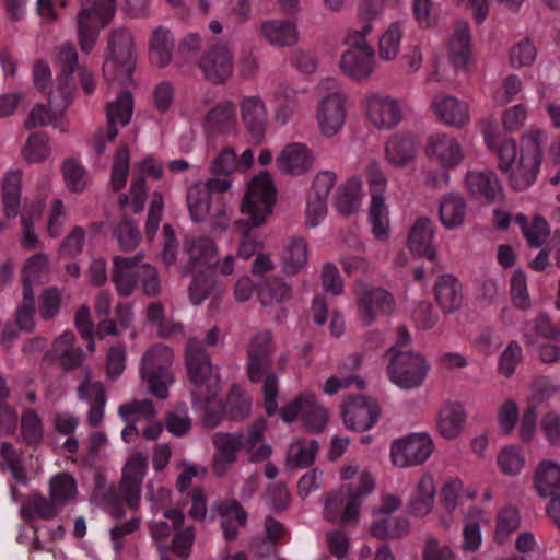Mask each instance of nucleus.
Returning a JSON list of instances; mask_svg holds the SVG:
<instances>
[{
  "label": "nucleus",
  "instance_id": "nucleus-1",
  "mask_svg": "<svg viewBox=\"0 0 560 560\" xmlns=\"http://www.w3.org/2000/svg\"><path fill=\"white\" fill-rule=\"evenodd\" d=\"M275 194L273 183L266 172H261L249 182L241 203V212L246 219H240L234 223V229L240 235H246L252 229L266 222L272 212Z\"/></svg>",
  "mask_w": 560,
  "mask_h": 560
},
{
  "label": "nucleus",
  "instance_id": "nucleus-2",
  "mask_svg": "<svg viewBox=\"0 0 560 560\" xmlns=\"http://www.w3.org/2000/svg\"><path fill=\"white\" fill-rule=\"evenodd\" d=\"M374 490V480L369 472H362L359 485H342L336 492L329 493L325 501L324 518L331 523H355L364 497Z\"/></svg>",
  "mask_w": 560,
  "mask_h": 560
},
{
  "label": "nucleus",
  "instance_id": "nucleus-3",
  "mask_svg": "<svg viewBox=\"0 0 560 560\" xmlns=\"http://www.w3.org/2000/svg\"><path fill=\"white\" fill-rule=\"evenodd\" d=\"M173 361V350L163 343L147 349L140 360L141 380L147 384L150 394L163 400L168 397V387L174 382L171 370Z\"/></svg>",
  "mask_w": 560,
  "mask_h": 560
},
{
  "label": "nucleus",
  "instance_id": "nucleus-4",
  "mask_svg": "<svg viewBox=\"0 0 560 560\" xmlns=\"http://www.w3.org/2000/svg\"><path fill=\"white\" fill-rule=\"evenodd\" d=\"M185 363L189 381L198 388L206 386L207 394L203 396L191 392L194 404L203 399L209 402L214 397L219 385V373L211 362L210 354L197 338H189L185 347Z\"/></svg>",
  "mask_w": 560,
  "mask_h": 560
},
{
  "label": "nucleus",
  "instance_id": "nucleus-5",
  "mask_svg": "<svg viewBox=\"0 0 560 560\" xmlns=\"http://www.w3.org/2000/svg\"><path fill=\"white\" fill-rule=\"evenodd\" d=\"M388 352L393 353L387 366L389 380L405 390L420 387L430 369L424 357L415 351H396L395 347Z\"/></svg>",
  "mask_w": 560,
  "mask_h": 560
},
{
  "label": "nucleus",
  "instance_id": "nucleus-6",
  "mask_svg": "<svg viewBox=\"0 0 560 560\" xmlns=\"http://www.w3.org/2000/svg\"><path fill=\"white\" fill-rule=\"evenodd\" d=\"M320 88L332 90V92L319 101L316 109V119L320 132L325 137H332L345 125L348 113V97L339 89V83L334 78L323 80Z\"/></svg>",
  "mask_w": 560,
  "mask_h": 560
},
{
  "label": "nucleus",
  "instance_id": "nucleus-7",
  "mask_svg": "<svg viewBox=\"0 0 560 560\" xmlns=\"http://www.w3.org/2000/svg\"><path fill=\"white\" fill-rule=\"evenodd\" d=\"M135 67L136 54L132 37H110L103 63L105 79L120 84H130L133 81Z\"/></svg>",
  "mask_w": 560,
  "mask_h": 560
},
{
  "label": "nucleus",
  "instance_id": "nucleus-8",
  "mask_svg": "<svg viewBox=\"0 0 560 560\" xmlns=\"http://www.w3.org/2000/svg\"><path fill=\"white\" fill-rule=\"evenodd\" d=\"M345 45L339 61L341 72L353 81H366L375 70L374 47L365 37H346Z\"/></svg>",
  "mask_w": 560,
  "mask_h": 560
},
{
  "label": "nucleus",
  "instance_id": "nucleus-9",
  "mask_svg": "<svg viewBox=\"0 0 560 560\" xmlns=\"http://www.w3.org/2000/svg\"><path fill=\"white\" fill-rule=\"evenodd\" d=\"M59 74L56 79V86L48 94V104L57 112L65 110L73 97L74 84L72 73L78 67V54L71 43L60 46L57 57Z\"/></svg>",
  "mask_w": 560,
  "mask_h": 560
},
{
  "label": "nucleus",
  "instance_id": "nucleus-10",
  "mask_svg": "<svg viewBox=\"0 0 560 560\" xmlns=\"http://www.w3.org/2000/svg\"><path fill=\"white\" fill-rule=\"evenodd\" d=\"M280 416L287 423L301 417L307 431L318 433L328 422V410L317 401L312 393H303L296 396L289 405L280 409Z\"/></svg>",
  "mask_w": 560,
  "mask_h": 560
},
{
  "label": "nucleus",
  "instance_id": "nucleus-11",
  "mask_svg": "<svg viewBox=\"0 0 560 560\" xmlns=\"http://www.w3.org/2000/svg\"><path fill=\"white\" fill-rule=\"evenodd\" d=\"M358 315L370 326L378 317L390 315L395 310V299L387 290L359 282L355 290Z\"/></svg>",
  "mask_w": 560,
  "mask_h": 560
},
{
  "label": "nucleus",
  "instance_id": "nucleus-12",
  "mask_svg": "<svg viewBox=\"0 0 560 560\" xmlns=\"http://www.w3.org/2000/svg\"><path fill=\"white\" fill-rule=\"evenodd\" d=\"M434 450V443L427 433H412L392 444L390 456L396 467L406 468L424 463Z\"/></svg>",
  "mask_w": 560,
  "mask_h": 560
},
{
  "label": "nucleus",
  "instance_id": "nucleus-13",
  "mask_svg": "<svg viewBox=\"0 0 560 560\" xmlns=\"http://www.w3.org/2000/svg\"><path fill=\"white\" fill-rule=\"evenodd\" d=\"M77 15L79 35H96L109 25L115 16L116 0H79Z\"/></svg>",
  "mask_w": 560,
  "mask_h": 560
},
{
  "label": "nucleus",
  "instance_id": "nucleus-14",
  "mask_svg": "<svg viewBox=\"0 0 560 560\" xmlns=\"http://www.w3.org/2000/svg\"><path fill=\"white\" fill-rule=\"evenodd\" d=\"M198 67L208 82L215 85L224 84L233 74V55L225 45H213L203 52Z\"/></svg>",
  "mask_w": 560,
  "mask_h": 560
},
{
  "label": "nucleus",
  "instance_id": "nucleus-15",
  "mask_svg": "<svg viewBox=\"0 0 560 560\" xmlns=\"http://www.w3.org/2000/svg\"><path fill=\"white\" fill-rule=\"evenodd\" d=\"M378 404L365 396L349 397L342 407V420L349 430L368 431L380 418Z\"/></svg>",
  "mask_w": 560,
  "mask_h": 560
},
{
  "label": "nucleus",
  "instance_id": "nucleus-16",
  "mask_svg": "<svg viewBox=\"0 0 560 560\" xmlns=\"http://www.w3.org/2000/svg\"><path fill=\"white\" fill-rule=\"evenodd\" d=\"M365 115L378 129H392L401 120V109L396 100L388 95L374 93L364 100Z\"/></svg>",
  "mask_w": 560,
  "mask_h": 560
},
{
  "label": "nucleus",
  "instance_id": "nucleus-17",
  "mask_svg": "<svg viewBox=\"0 0 560 560\" xmlns=\"http://www.w3.org/2000/svg\"><path fill=\"white\" fill-rule=\"evenodd\" d=\"M142 268V255L132 257L115 256L113 258L112 280L118 295L130 296L138 283Z\"/></svg>",
  "mask_w": 560,
  "mask_h": 560
},
{
  "label": "nucleus",
  "instance_id": "nucleus-18",
  "mask_svg": "<svg viewBox=\"0 0 560 560\" xmlns=\"http://www.w3.org/2000/svg\"><path fill=\"white\" fill-rule=\"evenodd\" d=\"M425 153L444 170L458 166L464 160V151L458 140L446 133H434L428 138Z\"/></svg>",
  "mask_w": 560,
  "mask_h": 560
},
{
  "label": "nucleus",
  "instance_id": "nucleus-19",
  "mask_svg": "<svg viewBox=\"0 0 560 560\" xmlns=\"http://www.w3.org/2000/svg\"><path fill=\"white\" fill-rule=\"evenodd\" d=\"M431 108L441 122L451 127L463 128L470 119L468 105L450 94L434 95Z\"/></svg>",
  "mask_w": 560,
  "mask_h": 560
},
{
  "label": "nucleus",
  "instance_id": "nucleus-20",
  "mask_svg": "<svg viewBox=\"0 0 560 560\" xmlns=\"http://www.w3.org/2000/svg\"><path fill=\"white\" fill-rule=\"evenodd\" d=\"M465 185L471 196L487 202H495L503 198L504 189L493 171H468Z\"/></svg>",
  "mask_w": 560,
  "mask_h": 560
},
{
  "label": "nucleus",
  "instance_id": "nucleus-21",
  "mask_svg": "<svg viewBox=\"0 0 560 560\" xmlns=\"http://www.w3.org/2000/svg\"><path fill=\"white\" fill-rule=\"evenodd\" d=\"M242 120L246 129L256 142H260L265 136L268 112L260 95H245L240 101Z\"/></svg>",
  "mask_w": 560,
  "mask_h": 560
},
{
  "label": "nucleus",
  "instance_id": "nucleus-22",
  "mask_svg": "<svg viewBox=\"0 0 560 560\" xmlns=\"http://www.w3.org/2000/svg\"><path fill=\"white\" fill-rule=\"evenodd\" d=\"M133 110V100L129 91H121L116 100L108 102L106 105L107 129L105 137L107 141H114L118 133L119 127L129 124Z\"/></svg>",
  "mask_w": 560,
  "mask_h": 560
},
{
  "label": "nucleus",
  "instance_id": "nucleus-23",
  "mask_svg": "<svg viewBox=\"0 0 560 560\" xmlns=\"http://www.w3.org/2000/svg\"><path fill=\"white\" fill-rule=\"evenodd\" d=\"M276 163L281 172L291 175H300L312 168L314 159L306 145L292 143L281 151Z\"/></svg>",
  "mask_w": 560,
  "mask_h": 560
},
{
  "label": "nucleus",
  "instance_id": "nucleus-24",
  "mask_svg": "<svg viewBox=\"0 0 560 560\" xmlns=\"http://www.w3.org/2000/svg\"><path fill=\"white\" fill-rule=\"evenodd\" d=\"M436 486L431 474H423L408 502V511L417 517H424L431 513L434 506Z\"/></svg>",
  "mask_w": 560,
  "mask_h": 560
},
{
  "label": "nucleus",
  "instance_id": "nucleus-25",
  "mask_svg": "<svg viewBox=\"0 0 560 560\" xmlns=\"http://www.w3.org/2000/svg\"><path fill=\"white\" fill-rule=\"evenodd\" d=\"M433 236V222L428 218L421 217L417 219L409 232L408 248L420 257L433 260L435 258V248L432 243Z\"/></svg>",
  "mask_w": 560,
  "mask_h": 560
},
{
  "label": "nucleus",
  "instance_id": "nucleus-26",
  "mask_svg": "<svg viewBox=\"0 0 560 560\" xmlns=\"http://www.w3.org/2000/svg\"><path fill=\"white\" fill-rule=\"evenodd\" d=\"M223 535L228 540H234L238 528L247 524V512L235 499L222 501L217 504Z\"/></svg>",
  "mask_w": 560,
  "mask_h": 560
},
{
  "label": "nucleus",
  "instance_id": "nucleus-27",
  "mask_svg": "<svg viewBox=\"0 0 560 560\" xmlns=\"http://www.w3.org/2000/svg\"><path fill=\"white\" fill-rule=\"evenodd\" d=\"M75 336L72 331L62 332L52 343V348L45 355L59 359L62 369L72 370L79 366L83 360V351L74 347Z\"/></svg>",
  "mask_w": 560,
  "mask_h": 560
},
{
  "label": "nucleus",
  "instance_id": "nucleus-28",
  "mask_svg": "<svg viewBox=\"0 0 560 560\" xmlns=\"http://www.w3.org/2000/svg\"><path fill=\"white\" fill-rule=\"evenodd\" d=\"M185 249L190 271L197 267H212L219 264L218 247L209 237L201 236L187 241Z\"/></svg>",
  "mask_w": 560,
  "mask_h": 560
},
{
  "label": "nucleus",
  "instance_id": "nucleus-29",
  "mask_svg": "<svg viewBox=\"0 0 560 560\" xmlns=\"http://www.w3.org/2000/svg\"><path fill=\"white\" fill-rule=\"evenodd\" d=\"M435 300L444 313L459 308L463 300L462 285L452 275L441 276L434 287Z\"/></svg>",
  "mask_w": 560,
  "mask_h": 560
},
{
  "label": "nucleus",
  "instance_id": "nucleus-30",
  "mask_svg": "<svg viewBox=\"0 0 560 560\" xmlns=\"http://www.w3.org/2000/svg\"><path fill=\"white\" fill-rule=\"evenodd\" d=\"M308 248L306 241L301 236H292L285 244L282 255V270L287 276L299 273L307 262Z\"/></svg>",
  "mask_w": 560,
  "mask_h": 560
},
{
  "label": "nucleus",
  "instance_id": "nucleus-31",
  "mask_svg": "<svg viewBox=\"0 0 560 560\" xmlns=\"http://www.w3.org/2000/svg\"><path fill=\"white\" fill-rule=\"evenodd\" d=\"M265 421L259 419L247 429L243 450L252 463H260L271 455V446L264 442Z\"/></svg>",
  "mask_w": 560,
  "mask_h": 560
},
{
  "label": "nucleus",
  "instance_id": "nucleus-32",
  "mask_svg": "<svg viewBox=\"0 0 560 560\" xmlns=\"http://www.w3.org/2000/svg\"><path fill=\"white\" fill-rule=\"evenodd\" d=\"M466 422L465 409L459 404L444 405L438 416V429L447 440L455 439L463 431Z\"/></svg>",
  "mask_w": 560,
  "mask_h": 560
},
{
  "label": "nucleus",
  "instance_id": "nucleus-33",
  "mask_svg": "<svg viewBox=\"0 0 560 560\" xmlns=\"http://www.w3.org/2000/svg\"><path fill=\"white\" fill-rule=\"evenodd\" d=\"M534 483L542 498L560 494V465L552 460H542L536 468Z\"/></svg>",
  "mask_w": 560,
  "mask_h": 560
},
{
  "label": "nucleus",
  "instance_id": "nucleus-34",
  "mask_svg": "<svg viewBox=\"0 0 560 560\" xmlns=\"http://www.w3.org/2000/svg\"><path fill=\"white\" fill-rule=\"evenodd\" d=\"M439 215L446 229H455L463 224L466 217V202L458 192H450L442 197Z\"/></svg>",
  "mask_w": 560,
  "mask_h": 560
},
{
  "label": "nucleus",
  "instance_id": "nucleus-35",
  "mask_svg": "<svg viewBox=\"0 0 560 560\" xmlns=\"http://www.w3.org/2000/svg\"><path fill=\"white\" fill-rule=\"evenodd\" d=\"M0 469L9 470L16 482L25 485L27 472L23 451L16 448L11 442L3 441L0 444Z\"/></svg>",
  "mask_w": 560,
  "mask_h": 560
},
{
  "label": "nucleus",
  "instance_id": "nucleus-36",
  "mask_svg": "<svg viewBox=\"0 0 560 560\" xmlns=\"http://www.w3.org/2000/svg\"><path fill=\"white\" fill-rule=\"evenodd\" d=\"M237 124L235 105L225 101L211 108L206 117V126L213 132L226 133L235 129Z\"/></svg>",
  "mask_w": 560,
  "mask_h": 560
},
{
  "label": "nucleus",
  "instance_id": "nucleus-37",
  "mask_svg": "<svg viewBox=\"0 0 560 560\" xmlns=\"http://www.w3.org/2000/svg\"><path fill=\"white\" fill-rule=\"evenodd\" d=\"M362 182L358 177H352L342 184L338 190L335 200V207L343 215H350L357 212L361 203Z\"/></svg>",
  "mask_w": 560,
  "mask_h": 560
},
{
  "label": "nucleus",
  "instance_id": "nucleus-38",
  "mask_svg": "<svg viewBox=\"0 0 560 560\" xmlns=\"http://www.w3.org/2000/svg\"><path fill=\"white\" fill-rule=\"evenodd\" d=\"M59 510L50 497L47 499L40 493H32L21 506L20 513L26 521L35 518L50 520L58 514Z\"/></svg>",
  "mask_w": 560,
  "mask_h": 560
},
{
  "label": "nucleus",
  "instance_id": "nucleus-39",
  "mask_svg": "<svg viewBox=\"0 0 560 560\" xmlns=\"http://www.w3.org/2000/svg\"><path fill=\"white\" fill-rule=\"evenodd\" d=\"M409 521L401 516L384 515L371 525V534L378 539H397L408 534Z\"/></svg>",
  "mask_w": 560,
  "mask_h": 560
},
{
  "label": "nucleus",
  "instance_id": "nucleus-40",
  "mask_svg": "<svg viewBox=\"0 0 560 560\" xmlns=\"http://www.w3.org/2000/svg\"><path fill=\"white\" fill-rule=\"evenodd\" d=\"M318 443L316 440H296L292 442L287 452L285 466L296 469L310 466L316 456Z\"/></svg>",
  "mask_w": 560,
  "mask_h": 560
},
{
  "label": "nucleus",
  "instance_id": "nucleus-41",
  "mask_svg": "<svg viewBox=\"0 0 560 560\" xmlns=\"http://www.w3.org/2000/svg\"><path fill=\"white\" fill-rule=\"evenodd\" d=\"M22 175L19 171H10L3 179L2 199L7 218H15L20 211Z\"/></svg>",
  "mask_w": 560,
  "mask_h": 560
},
{
  "label": "nucleus",
  "instance_id": "nucleus-42",
  "mask_svg": "<svg viewBox=\"0 0 560 560\" xmlns=\"http://www.w3.org/2000/svg\"><path fill=\"white\" fill-rule=\"evenodd\" d=\"M385 154L390 164L402 166L415 158V142L410 137L393 136L386 142Z\"/></svg>",
  "mask_w": 560,
  "mask_h": 560
},
{
  "label": "nucleus",
  "instance_id": "nucleus-43",
  "mask_svg": "<svg viewBox=\"0 0 560 560\" xmlns=\"http://www.w3.org/2000/svg\"><path fill=\"white\" fill-rule=\"evenodd\" d=\"M559 336L560 330L545 313H540L534 319L526 322L523 327V337L528 346L534 345L539 337L556 339Z\"/></svg>",
  "mask_w": 560,
  "mask_h": 560
},
{
  "label": "nucleus",
  "instance_id": "nucleus-44",
  "mask_svg": "<svg viewBox=\"0 0 560 560\" xmlns=\"http://www.w3.org/2000/svg\"><path fill=\"white\" fill-rule=\"evenodd\" d=\"M118 415L124 422L152 421L158 410L151 399H133L118 407Z\"/></svg>",
  "mask_w": 560,
  "mask_h": 560
},
{
  "label": "nucleus",
  "instance_id": "nucleus-45",
  "mask_svg": "<svg viewBox=\"0 0 560 560\" xmlns=\"http://www.w3.org/2000/svg\"><path fill=\"white\" fill-rule=\"evenodd\" d=\"M75 495L77 481L70 474L61 472L49 480V497L59 509L73 501Z\"/></svg>",
  "mask_w": 560,
  "mask_h": 560
},
{
  "label": "nucleus",
  "instance_id": "nucleus-46",
  "mask_svg": "<svg viewBox=\"0 0 560 560\" xmlns=\"http://www.w3.org/2000/svg\"><path fill=\"white\" fill-rule=\"evenodd\" d=\"M547 133L541 129H530L521 141V158L540 165L542 161L544 148L547 143Z\"/></svg>",
  "mask_w": 560,
  "mask_h": 560
},
{
  "label": "nucleus",
  "instance_id": "nucleus-47",
  "mask_svg": "<svg viewBox=\"0 0 560 560\" xmlns=\"http://www.w3.org/2000/svg\"><path fill=\"white\" fill-rule=\"evenodd\" d=\"M369 220L375 237L380 241L387 240L389 233V219L384 196H373V198H371Z\"/></svg>",
  "mask_w": 560,
  "mask_h": 560
},
{
  "label": "nucleus",
  "instance_id": "nucleus-48",
  "mask_svg": "<svg viewBox=\"0 0 560 560\" xmlns=\"http://www.w3.org/2000/svg\"><path fill=\"white\" fill-rule=\"evenodd\" d=\"M211 198L203 186L195 183L189 187L187 206L194 222H202L210 214Z\"/></svg>",
  "mask_w": 560,
  "mask_h": 560
},
{
  "label": "nucleus",
  "instance_id": "nucleus-49",
  "mask_svg": "<svg viewBox=\"0 0 560 560\" xmlns=\"http://www.w3.org/2000/svg\"><path fill=\"white\" fill-rule=\"evenodd\" d=\"M292 290L282 279L273 277L267 279L258 290V298L264 305H273L291 299Z\"/></svg>",
  "mask_w": 560,
  "mask_h": 560
},
{
  "label": "nucleus",
  "instance_id": "nucleus-50",
  "mask_svg": "<svg viewBox=\"0 0 560 560\" xmlns=\"http://www.w3.org/2000/svg\"><path fill=\"white\" fill-rule=\"evenodd\" d=\"M384 8V0H361L358 9V21L361 28L354 35H369L374 32V23L378 21Z\"/></svg>",
  "mask_w": 560,
  "mask_h": 560
},
{
  "label": "nucleus",
  "instance_id": "nucleus-51",
  "mask_svg": "<svg viewBox=\"0 0 560 560\" xmlns=\"http://www.w3.org/2000/svg\"><path fill=\"white\" fill-rule=\"evenodd\" d=\"M163 424L174 436L182 438L187 435L192 425L187 406L185 404H178L175 408L166 411Z\"/></svg>",
  "mask_w": 560,
  "mask_h": 560
},
{
  "label": "nucleus",
  "instance_id": "nucleus-52",
  "mask_svg": "<svg viewBox=\"0 0 560 560\" xmlns=\"http://www.w3.org/2000/svg\"><path fill=\"white\" fill-rule=\"evenodd\" d=\"M21 435L28 445H37L44 438V425L36 410L26 408L21 416Z\"/></svg>",
  "mask_w": 560,
  "mask_h": 560
},
{
  "label": "nucleus",
  "instance_id": "nucleus-53",
  "mask_svg": "<svg viewBox=\"0 0 560 560\" xmlns=\"http://www.w3.org/2000/svg\"><path fill=\"white\" fill-rule=\"evenodd\" d=\"M250 407V397L240 386H232L225 404L229 417L232 420L242 421L249 416Z\"/></svg>",
  "mask_w": 560,
  "mask_h": 560
},
{
  "label": "nucleus",
  "instance_id": "nucleus-54",
  "mask_svg": "<svg viewBox=\"0 0 560 560\" xmlns=\"http://www.w3.org/2000/svg\"><path fill=\"white\" fill-rule=\"evenodd\" d=\"M245 434L243 432H217L212 436L214 452L238 459V453L244 447Z\"/></svg>",
  "mask_w": 560,
  "mask_h": 560
},
{
  "label": "nucleus",
  "instance_id": "nucleus-55",
  "mask_svg": "<svg viewBox=\"0 0 560 560\" xmlns=\"http://www.w3.org/2000/svg\"><path fill=\"white\" fill-rule=\"evenodd\" d=\"M534 162L522 159L516 166H512L508 173L511 185L517 190H525L530 187L536 178L540 165H534Z\"/></svg>",
  "mask_w": 560,
  "mask_h": 560
},
{
  "label": "nucleus",
  "instance_id": "nucleus-56",
  "mask_svg": "<svg viewBox=\"0 0 560 560\" xmlns=\"http://www.w3.org/2000/svg\"><path fill=\"white\" fill-rule=\"evenodd\" d=\"M35 295L33 289L24 288L22 302L15 311V319L19 328L24 331H32L35 328Z\"/></svg>",
  "mask_w": 560,
  "mask_h": 560
},
{
  "label": "nucleus",
  "instance_id": "nucleus-57",
  "mask_svg": "<svg viewBox=\"0 0 560 560\" xmlns=\"http://www.w3.org/2000/svg\"><path fill=\"white\" fill-rule=\"evenodd\" d=\"M521 524L520 513L516 509H502L497 516V527L494 532V540L499 545H503L512 533L517 530Z\"/></svg>",
  "mask_w": 560,
  "mask_h": 560
},
{
  "label": "nucleus",
  "instance_id": "nucleus-58",
  "mask_svg": "<svg viewBox=\"0 0 560 560\" xmlns=\"http://www.w3.org/2000/svg\"><path fill=\"white\" fill-rule=\"evenodd\" d=\"M218 284V280L211 273H198L188 288L190 302L195 305L201 304L215 291Z\"/></svg>",
  "mask_w": 560,
  "mask_h": 560
},
{
  "label": "nucleus",
  "instance_id": "nucleus-59",
  "mask_svg": "<svg viewBox=\"0 0 560 560\" xmlns=\"http://www.w3.org/2000/svg\"><path fill=\"white\" fill-rule=\"evenodd\" d=\"M119 247L124 252L133 250L141 241V233L131 219H124L114 230Z\"/></svg>",
  "mask_w": 560,
  "mask_h": 560
},
{
  "label": "nucleus",
  "instance_id": "nucleus-60",
  "mask_svg": "<svg viewBox=\"0 0 560 560\" xmlns=\"http://www.w3.org/2000/svg\"><path fill=\"white\" fill-rule=\"evenodd\" d=\"M497 462L503 475L515 476L523 469L525 458L516 446L509 445L498 454Z\"/></svg>",
  "mask_w": 560,
  "mask_h": 560
},
{
  "label": "nucleus",
  "instance_id": "nucleus-61",
  "mask_svg": "<svg viewBox=\"0 0 560 560\" xmlns=\"http://www.w3.org/2000/svg\"><path fill=\"white\" fill-rule=\"evenodd\" d=\"M50 153L48 138L43 132H35L28 137L23 148V155L30 163H38L44 161Z\"/></svg>",
  "mask_w": 560,
  "mask_h": 560
},
{
  "label": "nucleus",
  "instance_id": "nucleus-62",
  "mask_svg": "<svg viewBox=\"0 0 560 560\" xmlns=\"http://www.w3.org/2000/svg\"><path fill=\"white\" fill-rule=\"evenodd\" d=\"M147 318L158 326L159 334L162 337H170L175 334H182L184 330V326L180 323H166L164 318V307L160 302H153L148 305Z\"/></svg>",
  "mask_w": 560,
  "mask_h": 560
},
{
  "label": "nucleus",
  "instance_id": "nucleus-63",
  "mask_svg": "<svg viewBox=\"0 0 560 560\" xmlns=\"http://www.w3.org/2000/svg\"><path fill=\"white\" fill-rule=\"evenodd\" d=\"M130 153L127 145H121L115 155L114 164L112 167V186L113 189L120 190L127 182L129 174Z\"/></svg>",
  "mask_w": 560,
  "mask_h": 560
},
{
  "label": "nucleus",
  "instance_id": "nucleus-64",
  "mask_svg": "<svg viewBox=\"0 0 560 560\" xmlns=\"http://www.w3.org/2000/svg\"><path fill=\"white\" fill-rule=\"evenodd\" d=\"M237 170H240V164L232 147L223 148L210 165V172L215 176H229Z\"/></svg>",
  "mask_w": 560,
  "mask_h": 560
}]
</instances>
